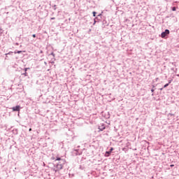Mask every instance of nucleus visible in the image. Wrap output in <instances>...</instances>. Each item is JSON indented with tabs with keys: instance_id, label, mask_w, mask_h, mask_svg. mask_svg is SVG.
Here are the masks:
<instances>
[{
	"instance_id": "obj_26",
	"label": "nucleus",
	"mask_w": 179,
	"mask_h": 179,
	"mask_svg": "<svg viewBox=\"0 0 179 179\" xmlns=\"http://www.w3.org/2000/svg\"><path fill=\"white\" fill-rule=\"evenodd\" d=\"M152 96H154V94H152Z\"/></svg>"
},
{
	"instance_id": "obj_10",
	"label": "nucleus",
	"mask_w": 179,
	"mask_h": 179,
	"mask_svg": "<svg viewBox=\"0 0 179 179\" xmlns=\"http://www.w3.org/2000/svg\"><path fill=\"white\" fill-rule=\"evenodd\" d=\"M53 9H54V10H57V5L55 4L53 6Z\"/></svg>"
},
{
	"instance_id": "obj_16",
	"label": "nucleus",
	"mask_w": 179,
	"mask_h": 179,
	"mask_svg": "<svg viewBox=\"0 0 179 179\" xmlns=\"http://www.w3.org/2000/svg\"><path fill=\"white\" fill-rule=\"evenodd\" d=\"M151 92H152V93H153L154 92H155V89H151Z\"/></svg>"
},
{
	"instance_id": "obj_15",
	"label": "nucleus",
	"mask_w": 179,
	"mask_h": 179,
	"mask_svg": "<svg viewBox=\"0 0 179 179\" xmlns=\"http://www.w3.org/2000/svg\"><path fill=\"white\" fill-rule=\"evenodd\" d=\"M23 75H24V76H27V72L25 71L24 73H23Z\"/></svg>"
},
{
	"instance_id": "obj_17",
	"label": "nucleus",
	"mask_w": 179,
	"mask_h": 179,
	"mask_svg": "<svg viewBox=\"0 0 179 179\" xmlns=\"http://www.w3.org/2000/svg\"><path fill=\"white\" fill-rule=\"evenodd\" d=\"M50 19L51 20H55V17H51Z\"/></svg>"
},
{
	"instance_id": "obj_5",
	"label": "nucleus",
	"mask_w": 179,
	"mask_h": 179,
	"mask_svg": "<svg viewBox=\"0 0 179 179\" xmlns=\"http://www.w3.org/2000/svg\"><path fill=\"white\" fill-rule=\"evenodd\" d=\"M13 111H20V106H16L12 108Z\"/></svg>"
},
{
	"instance_id": "obj_25",
	"label": "nucleus",
	"mask_w": 179,
	"mask_h": 179,
	"mask_svg": "<svg viewBox=\"0 0 179 179\" xmlns=\"http://www.w3.org/2000/svg\"><path fill=\"white\" fill-rule=\"evenodd\" d=\"M98 16H101V14L98 15Z\"/></svg>"
},
{
	"instance_id": "obj_11",
	"label": "nucleus",
	"mask_w": 179,
	"mask_h": 179,
	"mask_svg": "<svg viewBox=\"0 0 179 179\" xmlns=\"http://www.w3.org/2000/svg\"><path fill=\"white\" fill-rule=\"evenodd\" d=\"M176 10H177V8H176V7H172L173 12H176Z\"/></svg>"
},
{
	"instance_id": "obj_20",
	"label": "nucleus",
	"mask_w": 179,
	"mask_h": 179,
	"mask_svg": "<svg viewBox=\"0 0 179 179\" xmlns=\"http://www.w3.org/2000/svg\"><path fill=\"white\" fill-rule=\"evenodd\" d=\"M14 54H17V50H15V51L14 52Z\"/></svg>"
},
{
	"instance_id": "obj_6",
	"label": "nucleus",
	"mask_w": 179,
	"mask_h": 179,
	"mask_svg": "<svg viewBox=\"0 0 179 179\" xmlns=\"http://www.w3.org/2000/svg\"><path fill=\"white\" fill-rule=\"evenodd\" d=\"M99 131H104V129H106V127H104L103 124V125L99 127Z\"/></svg>"
},
{
	"instance_id": "obj_24",
	"label": "nucleus",
	"mask_w": 179,
	"mask_h": 179,
	"mask_svg": "<svg viewBox=\"0 0 179 179\" xmlns=\"http://www.w3.org/2000/svg\"><path fill=\"white\" fill-rule=\"evenodd\" d=\"M164 88V87L160 88V90H163Z\"/></svg>"
},
{
	"instance_id": "obj_21",
	"label": "nucleus",
	"mask_w": 179,
	"mask_h": 179,
	"mask_svg": "<svg viewBox=\"0 0 179 179\" xmlns=\"http://www.w3.org/2000/svg\"><path fill=\"white\" fill-rule=\"evenodd\" d=\"M168 83H169V85H170V83H171V80H169Z\"/></svg>"
},
{
	"instance_id": "obj_27",
	"label": "nucleus",
	"mask_w": 179,
	"mask_h": 179,
	"mask_svg": "<svg viewBox=\"0 0 179 179\" xmlns=\"http://www.w3.org/2000/svg\"><path fill=\"white\" fill-rule=\"evenodd\" d=\"M177 76H179V75H177Z\"/></svg>"
},
{
	"instance_id": "obj_19",
	"label": "nucleus",
	"mask_w": 179,
	"mask_h": 179,
	"mask_svg": "<svg viewBox=\"0 0 179 179\" xmlns=\"http://www.w3.org/2000/svg\"><path fill=\"white\" fill-rule=\"evenodd\" d=\"M170 167H174V164H171Z\"/></svg>"
},
{
	"instance_id": "obj_18",
	"label": "nucleus",
	"mask_w": 179,
	"mask_h": 179,
	"mask_svg": "<svg viewBox=\"0 0 179 179\" xmlns=\"http://www.w3.org/2000/svg\"><path fill=\"white\" fill-rule=\"evenodd\" d=\"M32 37H34V38H36V34H33Z\"/></svg>"
},
{
	"instance_id": "obj_9",
	"label": "nucleus",
	"mask_w": 179,
	"mask_h": 179,
	"mask_svg": "<svg viewBox=\"0 0 179 179\" xmlns=\"http://www.w3.org/2000/svg\"><path fill=\"white\" fill-rule=\"evenodd\" d=\"M22 52H23V51H22V50H17V54H22Z\"/></svg>"
},
{
	"instance_id": "obj_3",
	"label": "nucleus",
	"mask_w": 179,
	"mask_h": 179,
	"mask_svg": "<svg viewBox=\"0 0 179 179\" xmlns=\"http://www.w3.org/2000/svg\"><path fill=\"white\" fill-rule=\"evenodd\" d=\"M73 156H80V155H82V151L80 150H74L73 151Z\"/></svg>"
},
{
	"instance_id": "obj_23",
	"label": "nucleus",
	"mask_w": 179,
	"mask_h": 179,
	"mask_svg": "<svg viewBox=\"0 0 179 179\" xmlns=\"http://www.w3.org/2000/svg\"><path fill=\"white\" fill-rule=\"evenodd\" d=\"M29 132H30V131H31V128H29Z\"/></svg>"
},
{
	"instance_id": "obj_22",
	"label": "nucleus",
	"mask_w": 179,
	"mask_h": 179,
	"mask_svg": "<svg viewBox=\"0 0 179 179\" xmlns=\"http://www.w3.org/2000/svg\"><path fill=\"white\" fill-rule=\"evenodd\" d=\"M94 24H96V20L94 21Z\"/></svg>"
},
{
	"instance_id": "obj_8",
	"label": "nucleus",
	"mask_w": 179,
	"mask_h": 179,
	"mask_svg": "<svg viewBox=\"0 0 179 179\" xmlns=\"http://www.w3.org/2000/svg\"><path fill=\"white\" fill-rule=\"evenodd\" d=\"M8 55H13V52H9L8 53H6V57H8Z\"/></svg>"
},
{
	"instance_id": "obj_12",
	"label": "nucleus",
	"mask_w": 179,
	"mask_h": 179,
	"mask_svg": "<svg viewBox=\"0 0 179 179\" xmlns=\"http://www.w3.org/2000/svg\"><path fill=\"white\" fill-rule=\"evenodd\" d=\"M96 13H96V11H93L92 14H93L94 17H96Z\"/></svg>"
},
{
	"instance_id": "obj_2",
	"label": "nucleus",
	"mask_w": 179,
	"mask_h": 179,
	"mask_svg": "<svg viewBox=\"0 0 179 179\" xmlns=\"http://www.w3.org/2000/svg\"><path fill=\"white\" fill-rule=\"evenodd\" d=\"M168 34H170V30L165 29V31L162 32V34H161L162 38H165L166 36H168Z\"/></svg>"
},
{
	"instance_id": "obj_7",
	"label": "nucleus",
	"mask_w": 179,
	"mask_h": 179,
	"mask_svg": "<svg viewBox=\"0 0 179 179\" xmlns=\"http://www.w3.org/2000/svg\"><path fill=\"white\" fill-rule=\"evenodd\" d=\"M49 55H52L53 57L54 61H55V54L52 52Z\"/></svg>"
},
{
	"instance_id": "obj_14",
	"label": "nucleus",
	"mask_w": 179,
	"mask_h": 179,
	"mask_svg": "<svg viewBox=\"0 0 179 179\" xmlns=\"http://www.w3.org/2000/svg\"><path fill=\"white\" fill-rule=\"evenodd\" d=\"M27 69H29V68H24V71L25 72H27Z\"/></svg>"
},
{
	"instance_id": "obj_13",
	"label": "nucleus",
	"mask_w": 179,
	"mask_h": 179,
	"mask_svg": "<svg viewBox=\"0 0 179 179\" xmlns=\"http://www.w3.org/2000/svg\"><path fill=\"white\" fill-rule=\"evenodd\" d=\"M169 85H170V84H169V83H166V84H165V85H164V88L167 87V86H169Z\"/></svg>"
},
{
	"instance_id": "obj_4",
	"label": "nucleus",
	"mask_w": 179,
	"mask_h": 179,
	"mask_svg": "<svg viewBox=\"0 0 179 179\" xmlns=\"http://www.w3.org/2000/svg\"><path fill=\"white\" fill-rule=\"evenodd\" d=\"M114 150V148H111L109 151H106L105 153L106 157H108L110 155H111V152Z\"/></svg>"
},
{
	"instance_id": "obj_1",
	"label": "nucleus",
	"mask_w": 179,
	"mask_h": 179,
	"mask_svg": "<svg viewBox=\"0 0 179 179\" xmlns=\"http://www.w3.org/2000/svg\"><path fill=\"white\" fill-rule=\"evenodd\" d=\"M59 161V162L54 165V167L52 169L53 171L55 173H58V171H60V170H62L64 169V164H65L66 161L64 159H61L60 157H57L55 159V162Z\"/></svg>"
}]
</instances>
